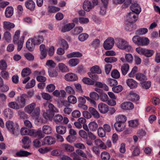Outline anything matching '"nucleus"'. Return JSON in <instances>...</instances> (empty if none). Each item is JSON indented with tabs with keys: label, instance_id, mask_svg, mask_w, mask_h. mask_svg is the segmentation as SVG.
Instances as JSON below:
<instances>
[{
	"label": "nucleus",
	"instance_id": "cd10ccee",
	"mask_svg": "<svg viewBox=\"0 0 160 160\" xmlns=\"http://www.w3.org/2000/svg\"><path fill=\"white\" fill-rule=\"evenodd\" d=\"M57 132L60 134H64L66 131V128L65 127L60 125L56 127Z\"/></svg>",
	"mask_w": 160,
	"mask_h": 160
},
{
	"label": "nucleus",
	"instance_id": "09e8293b",
	"mask_svg": "<svg viewBox=\"0 0 160 160\" xmlns=\"http://www.w3.org/2000/svg\"><path fill=\"white\" fill-rule=\"evenodd\" d=\"M98 136L100 137H104L105 136L106 132L102 127L99 128L98 129Z\"/></svg>",
	"mask_w": 160,
	"mask_h": 160
},
{
	"label": "nucleus",
	"instance_id": "79ce46f5",
	"mask_svg": "<svg viewBox=\"0 0 160 160\" xmlns=\"http://www.w3.org/2000/svg\"><path fill=\"white\" fill-rule=\"evenodd\" d=\"M58 66L59 70L62 72H66L69 71L68 67L63 63H59Z\"/></svg>",
	"mask_w": 160,
	"mask_h": 160
},
{
	"label": "nucleus",
	"instance_id": "f03ea898",
	"mask_svg": "<svg viewBox=\"0 0 160 160\" xmlns=\"http://www.w3.org/2000/svg\"><path fill=\"white\" fill-rule=\"evenodd\" d=\"M20 34V31L19 30L16 31L15 33L13 38V42L15 44L17 45V50L18 51H20L22 48L24 39V35L22 36L20 38H19Z\"/></svg>",
	"mask_w": 160,
	"mask_h": 160
},
{
	"label": "nucleus",
	"instance_id": "3c124183",
	"mask_svg": "<svg viewBox=\"0 0 160 160\" xmlns=\"http://www.w3.org/2000/svg\"><path fill=\"white\" fill-rule=\"evenodd\" d=\"M101 156L103 160H109L110 158L109 153L105 152H102Z\"/></svg>",
	"mask_w": 160,
	"mask_h": 160
},
{
	"label": "nucleus",
	"instance_id": "c85d7f7f",
	"mask_svg": "<svg viewBox=\"0 0 160 160\" xmlns=\"http://www.w3.org/2000/svg\"><path fill=\"white\" fill-rule=\"evenodd\" d=\"M13 9L12 7L9 6L7 8L5 12V16L8 18L11 17L13 14Z\"/></svg>",
	"mask_w": 160,
	"mask_h": 160
},
{
	"label": "nucleus",
	"instance_id": "37998d69",
	"mask_svg": "<svg viewBox=\"0 0 160 160\" xmlns=\"http://www.w3.org/2000/svg\"><path fill=\"white\" fill-rule=\"evenodd\" d=\"M31 73L30 69L28 68H25L23 69L22 71L21 75L23 77L27 76Z\"/></svg>",
	"mask_w": 160,
	"mask_h": 160
},
{
	"label": "nucleus",
	"instance_id": "de8ad7c7",
	"mask_svg": "<svg viewBox=\"0 0 160 160\" xmlns=\"http://www.w3.org/2000/svg\"><path fill=\"white\" fill-rule=\"evenodd\" d=\"M140 84L141 86L143 88L146 89H148L151 86V82L150 81H144L143 82H141Z\"/></svg>",
	"mask_w": 160,
	"mask_h": 160
},
{
	"label": "nucleus",
	"instance_id": "aec40b11",
	"mask_svg": "<svg viewBox=\"0 0 160 160\" xmlns=\"http://www.w3.org/2000/svg\"><path fill=\"white\" fill-rule=\"evenodd\" d=\"M75 26L74 23H69L65 25L62 28L61 31L65 32H68L71 30Z\"/></svg>",
	"mask_w": 160,
	"mask_h": 160
},
{
	"label": "nucleus",
	"instance_id": "2f4dec72",
	"mask_svg": "<svg viewBox=\"0 0 160 160\" xmlns=\"http://www.w3.org/2000/svg\"><path fill=\"white\" fill-rule=\"evenodd\" d=\"M48 12L50 13H54L59 11L60 8L55 6L49 5L47 8Z\"/></svg>",
	"mask_w": 160,
	"mask_h": 160
},
{
	"label": "nucleus",
	"instance_id": "a18cd8bd",
	"mask_svg": "<svg viewBox=\"0 0 160 160\" xmlns=\"http://www.w3.org/2000/svg\"><path fill=\"white\" fill-rule=\"evenodd\" d=\"M95 143L98 146L100 147L103 149L106 148V146L104 143L100 139H97L94 141Z\"/></svg>",
	"mask_w": 160,
	"mask_h": 160
},
{
	"label": "nucleus",
	"instance_id": "b1692460",
	"mask_svg": "<svg viewBox=\"0 0 160 160\" xmlns=\"http://www.w3.org/2000/svg\"><path fill=\"white\" fill-rule=\"evenodd\" d=\"M34 41V43L36 45H39L42 43L44 40V38L42 36H35L32 38Z\"/></svg>",
	"mask_w": 160,
	"mask_h": 160
},
{
	"label": "nucleus",
	"instance_id": "6ab92c4d",
	"mask_svg": "<svg viewBox=\"0 0 160 160\" xmlns=\"http://www.w3.org/2000/svg\"><path fill=\"white\" fill-rule=\"evenodd\" d=\"M28 98V96L25 94H22L20 96L19 100V105L22 108L24 107L25 106L26 101Z\"/></svg>",
	"mask_w": 160,
	"mask_h": 160
},
{
	"label": "nucleus",
	"instance_id": "0e129e2a",
	"mask_svg": "<svg viewBox=\"0 0 160 160\" xmlns=\"http://www.w3.org/2000/svg\"><path fill=\"white\" fill-rule=\"evenodd\" d=\"M122 90V87L121 85L115 86L112 88V90L113 92L116 93H118L121 92Z\"/></svg>",
	"mask_w": 160,
	"mask_h": 160
},
{
	"label": "nucleus",
	"instance_id": "e2e57ef3",
	"mask_svg": "<svg viewBox=\"0 0 160 160\" xmlns=\"http://www.w3.org/2000/svg\"><path fill=\"white\" fill-rule=\"evenodd\" d=\"M67 93L70 94H74L75 93V91L71 87L67 86L65 89Z\"/></svg>",
	"mask_w": 160,
	"mask_h": 160
},
{
	"label": "nucleus",
	"instance_id": "052dcab7",
	"mask_svg": "<svg viewBox=\"0 0 160 160\" xmlns=\"http://www.w3.org/2000/svg\"><path fill=\"white\" fill-rule=\"evenodd\" d=\"M68 101L69 103L74 104L77 102L76 98L73 95H70L68 98Z\"/></svg>",
	"mask_w": 160,
	"mask_h": 160
},
{
	"label": "nucleus",
	"instance_id": "338daca9",
	"mask_svg": "<svg viewBox=\"0 0 160 160\" xmlns=\"http://www.w3.org/2000/svg\"><path fill=\"white\" fill-rule=\"evenodd\" d=\"M66 139L68 142L72 143L76 140V138L74 135H69L67 136Z\"/></svg>",
	"mask_w": 160,
	"mask_h": 160
},
{
	"label": "nucleus",
	"instance_id": "69168bd1",
	"mask_svg": "<svg viewBox=\"0 0 160 160\" xmlns=\"http://www.w3.org/2000/svg\"><path fill=\"white\" fill-rule=\"evenodd\" d=\"M83 30V28L81 27H76L74 29L73 34L74 35H78L82 32Z\"/></svg>",
	"mask_w": 160,
	"mask_h": 160
},
{
	"label": "nucleus",
	"instance_id": "4468645a",
	"mask_svg": "<svg viewBox=\"0 0 160 160\" xmlns=\"http://www.w3.org/2000/svg\"><path fill=\"white\" fill-rule=\"evenodd\" d=\"M83 8L84 10L87 12L90 11L93 7L91 2L88 0H85L83 3Z\"/></svg>",
	"mask_w": 160,
	"mask_h": 160
},
{
	"label": "nucleus",
	"instance_id": "ddd939ff",
	"mask_svg": "<svg viewBox=\"0 0 160 160\" xmlns=\"http://www.w3.org/2000/svg\"><path fill=\"white\" fill-rule=\"evenodd\" d=\"M25 5L27 8L31 11H33L35 8V2L32 0H28L25 3Z\"/></svg>",
	"mask_w": 160,
	"mask_h": 160
},
{
	"label": "nucleus",
	"instance_id": "7c9ffc66",
	"mask_svg": "<svg viewBox=\"0 0 160 160\" xmlns=\"http://www.w3.org/2000/svg\"><path fill=\"white\" fill-rule=\"evenodd\" d=\"M61 146L62 148L67 152H71L74 150L73 147L70 145L63 144Z\"/></svg>",
	"mask_w": 160,
	"mask_h": 160
},
{
	"label": "nucleus",
	"instance_id": "4be33fe9",
	"mask_svg": "<svg viewBox=\"0 0 160 160\" xmlns=\"http://www.w3.org/2000/svg\"><path fill=\"white\" fill-rule=\"evenodd\" d=\"M89 112L96 118H98L100 117V114L98 111L94 108L89 107L88 108Z\"/></svg>",
	"mask_w": 160,
	"mask_h": 160
},
{
	"label": "nucleus",
	"instance_id": "4c0bfd02",
	"mask_svg": "<svg viewBox=\"0 0 160 160\" xmlns=\"http://www.w3.org/2000/svg\"><path fill=\"white\" fill-rule=\"evenodd\" d=\"M129 68V65L127 64H124L122 66L121 70L122 73L123 75H125L127 74Z\"/></svg>",
	"mask_w": 160,
	"mask_h": 160
},
{
	"label": "nucleus",
	"instance_id": "1a4fd4ad",
	"mask_svg": "<svg viewBox=\"0 0 160 160\" xmlns=\"http://www.w3.org/2000/svg\"><path fill=\"white\" fill-rule=\"evenodd\" d=\"M98 108L100 112L102 113H105L108 111V105L102 102H101L98 104Z\"/></svg>",
	"mask_w": 160,
	"mask_h": 160
},
{
	"label": "nucleus",
	"instance_id": "20e7f679",
	"mask_svg": "<svg viewBox=\"0 0 160 160\" xmlns=\"http://www.w3.org/2000/svg\"><path fill=\"white\" fill-rule=\"evenodd\" d=\"M132 41L135 44L138 46L147 45L149 42V40L147 38L140 37L138 35L134 36Z\"/></svg>",
	"mask_w": 160,
	"mask_h": 160
},
{
	"label": "nucleus",
	"instance_id": "a19ab883",
	"mask_svg": "<svg viewBox=\"0 0 160 160\" xmlns=\"http://www.w3.org/2000/svg\"><path fill=\"white\" fill-rule=\"evenodd\" d=\"M107 83L109 86L114 87L118 84V82L115 79L108 78L107 80Z\"/></svg>",
	"mask_w": 160,
	"mask_h": 160
},
{
	"label": "nucleus",
	"instance_id": "5fc2aeb1",
	"mask_svg": "<svg viewBox=\"0 0 160 160\" xmlns=\"http://www.w3.org/2000/svg\"><path fill=\"white\" fill-rule=\"evenodd\" d=\"M154 53V52L153 50L145 49L143 55L147 57H151Z\"/></svg>",
	"mask_w": 160,
	"mask_h": 160
},
{
	"label": "nucleus",
	"instance_id": "6e6d98bb",
	"mask_svg": "<svg viewBox=\"0 0 160 160\" xmlns=\"http://www.w3.org/2000/svg\"><path fill=\"white\" fill-rule=\"evenodd\" d=\"M117 60V58L114 57H108L106 58L104 61L107 63H112L116 62Z\"/></svg>",
	"mask_w": 160,
	"mask_h": 160
},
{
	"label": "nucleus",
	"instance_id": "9b49d317",
	"mask_svg": "<svg viewBox=\"0 0 160 160\" xmlns=\"http://www.w3.org/2000/svg\"><path fill=\"white\" fill-rule=\"evenodd\" d=\"M131 10L132 12H135L136 14H139L141 11V8L139 5L136 2L132 3L130 7Z\"/></svg>",
	"mask_w": 160,
	"mask_h": 160
},
{
	"label": "nucleus",
	"instance_id": "774afa93",
	"mask_svg": "<svg viewBox=\"0 0 160 160\" xmlns=\"http://www.w3.org/2000/svg\"><path fill=\"white\" fill-rule=\"evenodd\" d=\"M7 65L6 62L3 60L0 61V69L2 70H5L7 68Z\"/></svg>",
	"mask_w": 160,
	"mask_h": 160
},
{
	"label": "nucleus",
	"instance_id": "8fccbe9b",
	"mask_svg": "<svg viewBox=\"0 0 160 160\" xmlns=\"http://www.w3.org/2000/svg\"><path fill=\"white\" fill-rule=\"evenodd\" d=\"M111 76L113 78L118 79L120 78L119 72L116 69L113 70L111 72Z\"/></svg>",
	"mask_w": 160,
	"mask_h": 160
},
{
	"label": "nucleus",
	"instance_id": "c9c22d12",
	"mask_svg": "<svg viewBox=\"0 0 160 160\" xmlns=\"http://www.w3.org/2000/svg\"><path fill=\"white\" fill-rule=\"evenodd\" d=\"M31 153L23 150H20L16 153V155L20 157H27Z\"/></svg>",
	"mask_w": 160,
	"mask_h": 160
},
{
	"label": "nucleus",
	"instance_id": "f8f14e48",
	"mask_svg": "<svg viewBox=\"0 0 160 160\" xmlns=\"http://www.w3.org/2000/svg\"><path fill=\"white\" fill-rule=\"evenodd\" d=\"M65 80L67 81H73L78 80V77L77 75L72 73H69L65 76Z\"/></svg>",
	"mask_w": 160,
	"mask_h": 160
},
{
	"label": "nucleus",
	"instance_id": "dca6fc26",
	"mask_svg": "<svg viewBox=\"0 0 160 160\" xmlns=\"http://www.w3.org/2000/svg\"><path fill=\"white\" fill-rule=\"evenodd\" d=\"M126 83L131 88H134L138 86V83L132 79H128L127 80Z\"/></svg>",
	"mask_w": 160,
	"mask_h": 160
},
{
	"label": "nucleus",
	"instance_id": "f3484780",
	"mask_svg": "<svg viewBox=\"0 0 160 160\" xmlns=\"http://www.w3.org/2000/svg\"><path fill=\"white\" fill-rule=\"evenodd\" d=\"M134 23L128 22L125 27V29L127 31H131L136 29L137 26Z\"/></svg>",
	"mask_w": 160,
	"mask_h": 160
},
{
	"label": "nucleus",
	"instance_id": "c756f323",
	"mask_svg": "<svg viewBox=\"0 0 160 160\" xmlns=\"http://www.w3.org/2000/svg\"><path fill=\"white\" fill-rule=\"evenodd\" d=\"M79 62V60L76 58H73L70 59L68 62V64L70 67H73L76 66Z\"/></svg>",
	"mask_w": 160,
	"mask_h": 160
},
{
	"label": "nucleus",
	"instance_id": "bb28decb",
	"mask_svg": "<svg viewBox=\"0 0 160 160\" xmlns=\"http://www.w3.org/2000/svg\"><path fill=\"white\" fill-rule=\"evenodd\" d=\"M55 142V139L50 136L46 137L44 139V143L45 144L51 145L54 143Z\"/></svg>",
	"mask_w": 160,
	"mask_h": 160
},
{
	"label": "nucleus",
	"instance_id": "13d9d810",
	"mask_svg": "<svg viewBox=\"0 0 160 160\" xmlns=\"http://www.w3.org/2000/svg\"><path fill=\"white\" fill-rule=\"evenodd\" d=\"M88 37V35L86 33H82L79 36L78 39L82 42L86 40Z\"/></svg>",
	"mask_w": 160,
	"mask_h": 160
},
{
	"label": "nucleus",
	"instance_id": "bf43d9fd",
	"mask_svg": "<svg viewBox=\"0 0 160 160\" xmlns=\"http://www.w3.org/2000/svg\"><path fill=\"white\" fill-rule=\"evenodd\" d=\"M0 75L3 78L5 79H8L9 78L8 72L4 70L1 72Z\"/></svg>",
	"mask_w": 160,
	"mask_h": 160
},
{
	"label": "nucleus",
	"instance_id": "c03bdc74",
	"mask_svg": "<svg viewBox=\"0 0 160 160\" xmlns=\"http://www.w3.org/2000/svg\"><path fill=\"white\" fill-rule=\"evenodd\" d=\"M116 119L117 122L124 123L126 120L127 118L124 115H119L118 116Z\"/></svg>",
	"mask_w": 160,
	"mask_h": 160
},
{
	"label": "nucleus",
	"instance_id": "4d7b16f0",
	"mask_svg": "<svg viewBox=\"0 0 160 160\" xmlns=\"http://www.w3.org/2000/svg\"><path fill=\"white\" fill-rule=\"evenodd\" d=\"M82 81L84 83L88 85H93L94 84V81L88 78H84Z\"/></svg>",
	"mask_w": 160,
	"mask_h": 160
},
{
	"label": "nucleus",
	"instance_id": "864d4df0",
	"mask_svg": "<svg viewBox=\"0 0 160 160\" xmlns=\"http://www.w3.org/2000/svg\"><path fill=\"white\" fill-rule=\"evenodd\" d=\"M148 30L146 28H142L137 30L136 33L138 35L144 34L148 32Z\"/></svg>",
	"mask_w": 160,
	"mask_h": 160
},
{
	"label": "nucleus",
	"instance_id": "0eeeda50",
	"mask_svg": "<svg viewBox=\"0 0 160 160\" xmlns=\"http://www.w3.org/2000/svg\"><path fill=\"white\" fill-rule=\"evenodd\" d=\"M138 14L133 12H130L126 17L127 21L128 22H135L137 20Z\"/></svg>",
	"mask_w": 160,
	"mask_h": 160
},
{
	"label": "nucleus",
	"instance_id": "a211bd4d",
	"mask_svg": "<svg viewBox=\"0 0 160 160\" xmlns=\"http://www.w3.org/2000/svg\"><path fill=\"white\" fill-rule=\"evenodd\" d=\"M39 48L41 54L40 58L41 59H43L45 58L47 55V49L45 46L43 44L41 45Z\"/></svg>",
	"mask_w": 160,
	"mask_h": 160
},
{
	"label": "nucleus",
	"instance_id": "58836bf2",
	"mask_svg": "<svg viewBox=\"0 0 160 160\" xmlns=\"http://www.w3.org/2000/svg\"><path fill=\"white\" fill-rule=\"evenodd\" d=\"M98 127V124L95 122H90L88 124V128L89 129L92 131H96Z\"/></svg>",
	"mask_w": 160,
	"mask_h": 160
},
{
	"label": "nucleus",
	"instance_id": "5701e85b",
	"mask_svg": "<svg viewBox=\"0 0 160 160\" xmlns=\"http://www.w3.org/2000/svg\"><path fill=\"white\" fill-rule=\"evenodd\" d=\"M3 113L4 116L8 119H11L13 114L12 111L8 108L5 109L3 111Z\"/></svg>",
	"mask_w": 160,
	"mask_h": 160
},
{
	"label": "nucleus",
	"instance_id": "e433bc0d",
	"mask_svg": "<svg viewBox=\"0 0 160 160\" xmlns=\"http://www.w3.org/2000/svg\"><path fill=\"white\" fill-rule=\"evenodd\" d=\"M122 124L123 123L118 122L115 123L114 126L117 131L121 132L123 130L124 128Z\"/></svg>",
	"mask_w": 160,
	"mask_h": 160
},
{
	"label": "nucleus",
	"instance_id": "a878e982",
	"mask_svg": "<svg viewBox=\"0 0 160 160\" xmlns=\"http://www.w3.org/2000/svg\"><path fill=\"white\" fill-rule=\"evenodd\" d=\"M129 97L130 99L132 101L135 102L139 100V96L133 91L130 92L129 93Z\"/></svg>",
	"mask_w": 160,
	"mask_h": 160
},
{
	"label": "nucleus",
	"instance_id": "f704fd0d",
	"mask_svg": "<svg viewBox=\"0 0 160 160\" xmlns=\"http://www.w3.org/2000/svg\"><path fill=\"white\" fill-rule=\"evenodd\" d=\"M8 106L10 108L16 110L22 108L19 104H18L15 102H11L9 103L8 104Z\"/></svg>",
	"mask_w": 160,
	"mask_h": 160
},
{
	"label": "nucleus",
	"instance_id": "680f3d73",
	"mask_svg": "<svg viewBox=\"0 0 160 160\" xmlns=\"http://www.w3.org/2000/svg\"><path fill=\"white\" fill-rule=\"evenodd\" d=\"M89 96L91 99L95 100H98L99 99L98 95L95 92H91L89 94Z\"/></svg>",
	"mask_w": 160,
	"mask_h": 160
},
{
	"label": "nucleus",
	"instance_id": "473e14b6",
	"mask_svg": "<svg viewBox=\"0 0 160 160\" xmlns=\"http://www.w3.org/2000/svg\"><path fill=\"white\" fill-rule=\"evenodd\" d=\"M90 72L100 74L102 72V71L99 67L98 65H95L92 67L90 70Z\"/></svg>",
	"mask_w": 160,
	"mask_h": 160
},
{
	"label": "nucleus",
	"instance_id": "412c9836",
	"mask_svg": "<svg viewBox=\"0 0 160 160\" xmlns=\"http://www.w3.org/2000/svg\"><path fill=\"white\" fill-rule=\"evenodd\" d=\"M3 25V27L5 30L9 31L15 27V25L13 23L8 21L4 22Z\"/></svg>",
	"mask_w": 160,
	"mask_h": 160
},
{
	"label": "nucleus",
	"instance_id": "7ed1b4c3",
	"mask_svg": "<svg viewBox=\"0 0 160 160\" xmlns=\"http://www.w3.org/2000/svg\"><path fill=\"white\" fill-rule=\"evenodd\" d=\"M117 47L119 49L123 50L128 52H132L133 51V49L126 41L120 39L117 43Z\"/></svg>",
	"mask_w": 160,
	"mask_h": 160
},
{
	"label": "nucleus",
	"instance_id": "39448f33",
	"mask_svg": "<svg viewBox=\"0 0 160 160\" xmlns=\"http://www.w3.org/2000/svg\"><path fill=\"white\" fill-rule=\"evenodd\" d=\"M101 3L99 4L97 9L99 11V14L103 15L106 13V10L108 3L109 0H101Z\"/></svg>",
	"mask_w": 160,
	"mask_h": 160
},
{
	"label": "nucleus",
	"instance_id": "49530a36",
	"mask_svg": "<svg viewBox=\"0 0 160 160\" xmlns=\"http://www.w3.org/2000/svg\"><path fill=\"white\" fill-rule=\"evenodd\" d=\"M53 120L56 123L61 122L63 120L62 116L60 114H57L53 117Z\"/></svg>",
	"mask_w": 160,
	"mask_h": 160
},
{
	"label": "nucleus",
	"instance_id": "9d476101",
	"mask_svg": "<svg viewBox=\"0 0 160 160\" xmlns=\"http://www.w3.org/2000/svg\"><path fill=\"white\" fill-rule=\"evenodd\" d=\"M121 107L123 110H131L134 108V106L131 102H126L122 103Z\"/></svg>",
	"mask_w": 160,
	"mask_h": 160
},
{
	"label": "nucleus",
	"instance_id": "393cba45",
	"mask_svg": "<svg viewBox=\"0 0 160 160\" xmlns=\"http://www.w3.org/2000/svg\"><path fill=\"white\" fill-rule=\"evenodd\" d=\"M136 79L141 82H143L147 80L146 76L143 73L138 72L137 73L135 76Z\"/></svg>",
	"mask_w": 160,
	"mask_h": 160
},
{
	"label": "nucleus",
	"instance_id": "6e6552de",
	"mask_svg": "<svg viewBox=\"0 0 160 160\" xmlns=\"http://www.w3.org/2000/svg\"><path fill=\"white\" fill-rule=\"evenodd\" d=\"M114 43V39L111 38H109L104 42L103 46L106 50L111 49L113 47Z\"/></svg>",
	"mask_w": 160,
	"mask_h": 160
},
{
	"label": "nucleus",
	"instance_id": "f257e3e1",
	"mask_svg": "<svg viewBox=\"0 0 160 160\" xmlns=\"http://www.w3.org/2000/svg\"><path fill=\"white\" fill-rule=\"evenodd\" d=\"M24 110L28 113L32 114L36 119H37L39 117L40 110L39 107H36L35 103L32 102L26 106L24 108Z\"/></svg>",
	"mask_w": 160,
	"mask_h": 160
},
{
	"label": "nucleus",
	"instance_id": "72a5a7b5",
	"mask_svg": "<svg viewBox=\"0 0 160 160\" xmlns=\"http://www.w3.org/2000/svg\"><path fill=\"white\" fill-rule=\"evenodd\" d=\"M67 56L68 58L72 57H80L82 56V54L78 52H75L68 54Z\"/></svg>",
	"mask_w": 160,
	"mask_h": 160
},
{
	"label": "nucleus",
	"instance_id": "423d86ee",
	"mask_svg": "<svg viewBox=\"0 0 160 160\" xmlns=\"http://www.w3.org/2000/svg\"><path fill=\"white\" fill-rule=\"evenodd\" d=\"M6 125L7 128L12 134H14L18 131V125L17 123H14L10 121H8L6 122Z\"/></svg>",
	"mask_w": 160,
	"mask_h": 160
},
{
	"label": "nucleus",
	"instance_id": "603ef678",
	"mask_svg": "<svg viewBox=\"0 0 160 160\" xmlns=\"http://www.w3.org/2000/svg\"><path fill=\"white\" fill-rule=\"evenodd\" d=\"M59 42L61 46L64 49H67L68 48V45L67 41L62 39H60L59 40Z\"/></svg>",
	"mask_w": 160,
	"mask_h": 160
},
{
	"label": "nucleus",
	"instance_id": "2eb2a0df",
	"mask_svg": "<svg viewBox=\"0 0 160 160\" xmlns=\"http://www.w3.org/2000/svg\"><path fill=\"white\" fill-rule=\"evenodd\" d=\"M36 45L32 38L29 39L26 42V48L30 51H32L34 49V46Z\"/></svg>",
	"mask_w": 160,
	"mask_h": 160
},
{
	"label": "nucleus",
	"instance_id": "ea45409f",
	"mask_svg": "<svg viewBox=\"0 0 160 160\" xmlns=\"http://www.w3.org/2000/svg\"><path fill=\"white\" fill-rule=\"evenodd\" d=\"M43 132L45 134H49L52 132L51 128L48 125H44L42 128Z\"/></svg>",
	"mask_w": 160,
	"mask_h": 160
}]
</instances>
